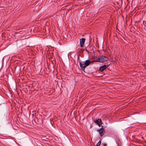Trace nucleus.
Wrapping results in <instances>:
<instances>
[{
	"label": "nucleus",
	"mask_w": 146,
	"mask_h": 146,
	"mask_svg": "<svg viewBox=\"0 0 146 146\" xmlns=\"http://www.w3.org/2000/svg\"><path fill=\"white\" fill-rule=\"evenodd\" d=\"M80 67L83 70H84L86 68L89 66L90 64V60H87L85 62H81L79 61Z\"/></svg>",
	"instance_id": "nucleus-1"
},
{
	"label": "nucleus",
	"mask_w": 146,
	"mask_h": 146,
	"mask_svg": "<svg viewBox=\"0 0 146 146\" xmlns=\"http://www.w3.org/2000/svg\"><path fill=\"white\" fill-rule=\"evenodd\" d=\"M100 57L101 63H103L106 61H107L109 60L108 57H106L103 55L100 56Z\"/></svg>",
	"instance_id": "nucleus-2"
},
{
	"label": "nucleus",
	"mask_w": 146,
	"mask_h": 146,
	"mask_svg": "<svg viewBox=\"0 0 146 146\" xmlns=\"http://www.w3.org/2000/svg\"><path fill=\"white\" fill-rule=\"evenodd\" d=\"M97 131L99 132L100 135L101 137H102L104 135L105 132V130L102 127L98 129Z\"/></svg>",
	"instance_id": "nucleus-3"
},
{
	"label": "nucleus",
	"mask_w": 146,
	"mask_h": 146,
	"mask_svg": "<svg viewBox=\"0 0 146 146\" xmlns=\"http://www.w3.org/2000/svg\"><path fill=\"white\" fill-rule=\"evenodd\" d=\"M86 39L84 38H82L80 39V46L81 48L84 47V43Z\"/></svg>",
	"instance_id": "nucleus-4"
},
{
	"label": "nucleus",
	"mask_w": 146,
	"mask_h": 146,
	"mask_svg": "<svg viewBox=\"0 0 146 146\" xmlns=\"http://www.w3.org/2000/svg\"><path fill=\"white\" fill-rule=\"evenodd\" d=\"M94 122L97 124L99 127H100L102 123L101 119H98L95 121H94Z\"/></svg>",
	"instance_id": "nucleus-5"
},
{
	"label": "nucleus",
	"mask_w": 146,
	"mask_h": 146,
	"mask_svg": "<svg viewBox=\"0 0 146 146\" xmlns=\"http://www.w3.org/2000/svg\"><path fill=\"white\" fill-rule=\"evenodd\" d=\"M106 68V66L105 65H104L100 67L99 70L101 72H103Z\"/></svg>",
	"instance_id": "nucleus-6"
},
{
	"label": "nucleus",
	"mask_w": 146,
	"mask_h": 146,
	"mask_svg": "<svg viewBox=\"0 0 146 146\" xmlns=\"http://www.w3.org/2000/svg\"><path fill=\"white\" fill-rule=\"evenodd\" d=\"M96 62H101L100 57H98L97 58V60H95Z\"/></svg>",
	"instance_id": "nucleus-7"
},
{
	"label": "nucleus",
	"mask_w": 146,
	"mask_h": 146,
	"mask_svg": "<svg viewBox=\"0 0 146 146\" xmlns=\"http://www.w3.org/2000/svg\"><path fill=\"white\" fill-rule=\"evenodd\" d=\"M101 143V141H99L96 145V146H100Z\"/></svg>",
	"instance_id": "nucleus-8"
},
{
	"label": "nucleus",
	"mask_w": 146,
	"mask_h": 146,
	"mask_svg": "<svg viewBox=\"0 0 146 146\" xmlns=\"http://www.w3.org/2000/svg\"><path fill=\"white\" fill-rule=\"evenodd\" d=\"M95 60H93V61H90V63H92L93 62H96L95 61Z\"/></svg>",
	"instance_id": "nucleus-9"
},
{
	"label": "nucleus",
	"mask_w": 146,
	"mask_h": 146,
	"mask_svg": "<svg viewBox=\"0 0 146 146\" xmlns=\"http://www.w3.org/2000/svg\"><path fill=\"white\" fill-rule=\"evenodd\" d=\"M110 65H106V68L107 67H108Z\"/></svg>",
	"instance_id": "nucleus-10"
},
{
	"label": "nucleus",
	"mask_w": 146,
	"mask_h": 146,
	"mask_svg": "<svg viewBox=\"0 0 146 146\" xmlns=\"http://www.w3.org/2000/svg\"><path fill=\"white\" fill-rule=\"evenodd\" d=\"M104 146H107V144H106V143H104Z\"/></svg>",
	"instance_id": "nucleus-11"
},
{
	"label": "nucleus",
	"mask_w": 146,
	"mask_h": 146,
	"mask_svg": "<svg viewBox=\"0 0 146 146\" xmlns=\"http://www.w3.org/2000/svg\"><path fill=\"white\" fill-rule=\"evenodd\" d=\"M143 25H145V24L144 23V22H143Z\"/></svg>",
	"instance_id": "nucleus-12"
},
{
	"label": "nucleus",
	"mask_w": 146,
	"mask_h": 146,
	"mask_svg": "<svg viewBox=\"0 0 146 146\" xmlns=\"http://www.w3.org/2000/svg\"><path fill=\"white\" fill-rule=\"evenodd\" d=\"M145 27L146 29V26H145Z\"/></svg>",
	"instance_id": "nucleus-13"
}]
</instances>
